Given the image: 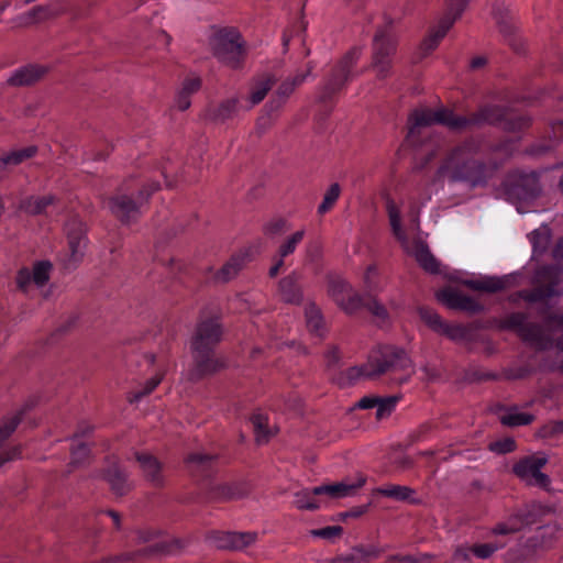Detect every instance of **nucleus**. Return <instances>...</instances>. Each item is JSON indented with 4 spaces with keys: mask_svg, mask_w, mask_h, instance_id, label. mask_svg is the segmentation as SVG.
I'll use <instances>...</instances> for the list:
<instances>
[{
    "mask_svg": "<svg viewBox=\"0 0 563 563\" xmlns=\"http://www.w3.org/2000/svg\"><path fill=\"white\" fill-rule=\"evenodd\" d=\"M540 191L539 174L533 170L510 172L501 185L505 199L516 206L519 213L526 212L522 205L533 200Z\"/></svg>",
    "mask_w": 563,
    "mask_h": 563,
    "instance_id": "423d86ee",
    "label": "nucleus"
},
{
    "mask_svg": "<svg viewBox=\"0 0 563 563\" xmlns=\"http://www.w3.org/2000/svg\"><path fill=\"white\" fill-rule=\"evenodd\" d=\"M390 369L407 371L400 383H405L415 373L412 362L407 353L396 346H383L371 354L368 361L361 366H354L347 369L349 380L355 382L360 378H375Z\"/></svg>",
    "mask_w": 563,
    "mask_h": 563,
    "instance_id": "7ed1b4c3",
    "label": "nucleus"
},
{
    "mask_svg": "<svg viewBox=\"0 0 563 563\" xmlns=\"http://www.w3.org/2000/svg\"><path fill=\"white\" fill-rule=\"evenodd\" d=\"M276 79L272 75H266L261 80L256 81L252 88L249 101L250 104L246 107V109L252 108L253 106L260 103L265 96L267 95L268 90L273 87Z\"/></svg>",
    "mask_w": 563,
    "mask_h": 563,
    "instance_id": "473e14b6",
    "label": "nucleus"
},
{
    "mask_svg": "<svg viewBox=\"0 0 563 563\" xmlns=\"http://www.w3.org/2000/svg\"><path fill=\"white\" fill-rule=\"evenodd\" d=\"M284 266V258L283 257H279L277 254H276V258H275V262L274 264L272 265V267L269 268V276L271 277H275L280 268Z\"/></svg>",
    "mask_w": 563,
    "mask_h": 563,
    "instance_id": "338daca9",
    "label": "nucleus"
},
{
    "mask_svg": "<svg viewBox=\"0 0 563 563\" xmlns=\"http://www.w3.org/2000/svg\"><path fill=\"white\" fill-rule=\"evenodd\" d=\"M52 264L48 261L36 262L33 267L22 268L16 276L18 287L26 295L34 296L35 291L46 296L45 286L49 280Z\"/></svg>",
    "mask_w": 563,
    "mask_h": 563,
    "instance_id": "ddd939ff",
    "label": "nucleus"
},
{
    "mask_svg": "<svg viewBox=\"0 0 563 563\" xmlns=\"http://www.w3.org/2000/svg\"><path fill=\"white\" fill-rule=\"evenodd\" d=\"M222 336V329L217 319L201 321L196 329L191 340V349L197 365L190 379H197L218 368V363L210 357V352Z\"/></svg>",
    "mask_w": 563,
    "mask_h": 563,
    "instance_id": "39448f33",
    "label": "nucleus"
},
{
    "mask_svg": "<svg viewBox=\"0 0 563 563\" xmlns=\"http://www.w3.org/2000/svg\"><path fill=\"white\" fill-rule=\"evenodd\" d=\"M321 494H316L314 488L301 489L294 495V505L300 510H316L325 505V500L320 497Z\"/></svg>",
    "mask_w": 563,
    "mask_h": 563,
    "instance_id": "cd10ccee",
    "label": "nucleus"
},
{
    "mask_svg": "<svg viewBox=\"0 0 563 563\" xmlns=\"http://www.w3.org/2000/svg\"><path fill=\"white\" fill-rule=\"evenodd\" d=\"M418 313L423 322L434 332L439 333L444 324L441 317L432 309L421 307L418 309Z\"/></svg>",
    "mask_w": 563,
    "mask_h": 563,
    "instance_id": "79ce46f5",
    "label": "nucleus"
},
{
    "mask_svg": "<svg viewBox=\"0 0 563 563\" xmlns=\"http://www.w3.org/2000/svg\"><path fill=\"white\" fill-rule=\"evenodd\" d=\"M211 45L219 60L232 68L239 67L244 55L239 33L221 31L212 37Z\"/></svg>",
    "mask_w": 563,
    "mask_h": 563,
    "instance_id": "1a4fd4ad",
    "label": "nucleus"
},
{
    "mask_svg": "<svg viewBox=\"0 0 563 563\" xmlns=\"http://www.w3.org/2000/svg\"><path fill=\"white\" fill-rule=\"evenodd\" d=\"M354 549L356 550L361 563H368L378 558L382 553V549L374 544L358 545Z\"/></svg>",
    "mask_w": 563,
    "mask_h": 563,
    "instance_id": "8fccbe9b",
    "label": "nucleus"
},
{
    "mask_svg": "<svg viewBox=\"0 0 563 563\" xmlns=\"http://www.w3.org/2000/svg\"><path fill=\"white\" fill-rule=\"evenodd\" d=\"M255 438L258 443H264L268 440L271 433L267 430V418L262 413H256L251 419Z\"/></svg>",
    "mask_w": 563,
    "mask_h": 563,
    "instance_id": "c03bdc74",
    "label": "nucleus"
},
{
    "mask_svg": "<svg viewBox=\"0 0 563 563\" xmlns=\"http://www.w3.org/2000/svg\"><path fill=\"white\" fill-rule=\"evenodd\" d=\"M340 194H341V188H340L339 184H336V183L332 184L325 191V194L323 196V200L318 207V212L323 214L327 211H329L334 206L336 200L339 199Z\"/></svg>",
    "mask_w": 563,
    "mask_h": 563,
    "instance_id": "a18cd8bd",
    "label": "nucleus"
},
{
    "mask_svg": "<svg viewBox=\"0 0 563 563\" xmlns=\"http://www.w3.org/2000/svg\"><path fill=\"white\" fill-rule=\"evenodd\" d=\"M377 493L388 498H393L395 500L400 501L411 499V497L415 494V492L410 487L401 485H386L379 487L377 489Z\"/></svg>",
    "mask_w": 563,
    "mask_h": 563,
    "instance_id": "4c0bfd02",
    "label": "nucleus"
},
{
    "mask_svg": "<svg viewBox=\"0 0 563 563\" xmlns=\"http://www.w3.org/2000/svg\"><path fill=\"white\" fill-rule=\"evenodd\" d=\"M434 123L446 125L451 130H462L470 123L475 124H499L504 130L509 132L520 131L530 124V119L505 111L498 106H489L479 110V112L468 120L457 115L448 109H416L409 117L408 139H415L420 134V130L431 126Z\"/></svg>",
    "mask_w": 563,
    "mask_h": 563,
    "instance_id": "f03ea898",
    "label": "nucleus"
},
{
    "mask_svg": "<svg viewBox=\"0 0 563 563\" xmlns=\"http://www.w3.org/2000/svg\"><path fill=\"white\" fill-rule=\"evenodd\" d=\"M161 380H162L161 375H155V376L151 377L150 379H147L142 389L136 390L131 395L130 401L131 402L140 401L144 396L151 394L158 386Z\"/></svg>",
    "mask_w": 563,
    "mask_h": 563,
    "instance_id": "09e8293b",
    "label": "nucleus"
},
{
    "mask_svg": "<svg viewBox=\"0 0 563 563\" xmlns=\"http://www.w3.org/2000/svg\"><path fill=\"white\" fill-rule=\"evenodd\" d=\"M547 462L548 457L544 454L529 456L514 466V473L528 485L547 488L550 485V478L541 472Z\"/></svg>",
    "mask_w": 563,
    "mask_h": 563,
    "instance_id": "2eb2a0df",
    "label": "nucleus"
},
{
    "mask_svg": "<svg viewBox=\"0 0 563 563\" xmlns=\"http://www.w3.org/2000/svg\"><path fill=\"white\" fill-rule=\"evenodd\" d=\"M532 415L519 411L516 408L509 409L500 416L501 423L509 427L526 426L532 422Z\"/></svg>",
    "mask_w": 563,
    "mask_h": 563,
    "instance_id": "e433bc0d",
    "label": "nucleus"
},
{
    "mask_svg": "<svg viewBox=\"0 0 563 563\" xmlns=\"http://www.w3.org/2000/svg\"><path fill=\"white\" fill-rule=\"evenodd\" d=\"M398 400V396H387L383 398L378 397L376 406V418L380 420L389 417L395 410Z\"/></svg>",
    "mask_w": 563,
    "mask_h": 563,
    "instance_id": "37998d69",
    "label": "nucleus"
},
{
    "mask_svg": "<svg viewBox=\"0 0 563 563\" xmlns=\"http://www.w3.org/2000/svg\"><path fill=\"white\" fill-rule=\"evenodd\" d=\"M551 509L540 504L528 505L498 522L493 533L496 536H507L521 531L522 529L533 527L541 522L542 516H550Z\"/></svg>",
    "mask_w": 563,
    "mask_h": 563,
    "instance_id": "6e6552de",
    "label": "nucleus"
},
{
    "mask_svg": "<svg viewBox=\"0 0 563 563\" xmlns=\"http://www.w3.org/2000/svg\"><path fill=\"white\" fill-rule=\"evenodd\" d=\"M24 410L21 409L8 417H5L0 423V446L2 443L14 432L18 424L21 421ZM20 449L12 448L7 451H0V467L12 460L20 457Z\"/></svg>",
    "mask_w": 563,
    "mask_h": 563,
    "instance_id": "aec40b11",
    "label": "nucleus"
},
{
    "mask_svg": "<svg viewBox=\"0 0 563 563\" xmlns=\"http://www.w3.org/2000/svg\"><path fill=\"white\" fill-rule=\"evenodd\" d=\"M239 112V100L230 98L223 101L214 111V119L220 121L229 120L235 117Z\"/></svg>",
    "mask_w": 563,
    "mask_h": 563,
    "instance_id": "ea45409f",
    "label": "nucleus"
},
{
    "mask_svg": "<svg viewBox=\"0 0 563 563\" xmlns=\"http://www.w3.org/2000/svg\"><path fill=\"white\" fill-rule=\"evenodd\" d=\"M175 107L180 111H185L190 107V96L178 90L175 98Z\"/></svg>",
    "mask_w": 563,
    "mask_h": 563,
    "instance_id": "680f3d73",
    "label": "nucleus"
},
{
    "mask_svg": "<svg viewBox=\"0 0 563 563\" xmlns=\"http://www.w3.org/2000/svg\"><path fill=\"white\" fill-rule=\"evenodd\" d=\"M396 51L394 37L386 31L376 33L373 44V58L371 67L378 78H386L391 69V56Z\"/></svg>",
    "mask_w": 563,
    "mask_h": 563,
    "instance_id": "f8f14e48",
    "label": "nucleus"
},
{
    "mask_svg": "<svg viewBox=\"0 0 563 563\" xmlns=\"http://www.w3.org/2000/svg\"><path fill=\"white\" fill-rule=\"evenodd\" d=\"M247 492V487L241 483H225L217 487L214 497L221 500H230L242 497Z\"/></svg>",
    "mask_w": 563,
    "mask_h": 563,
    "instance_id": "f704fd0d",
    "label": "nucleus"
},
{
    "mask_svg": "<svg viewBox=\"0 0 563 563\" xmlns=\"http://www.w3.org/2000/svg\"><path fill=\"white\" fill-rule=\"evenodd\" d=\"M279 296L287 303H299L302 299V292L297 285V277L289 275L279 282Z\"/></svg>",
    "mask_w": 563,
    "mask_h": 563,
    "instance_id": "c85d7f7f",
    "label": "nucleus"
},
{
    "mask_svg": "<svg viewBox=\"0 0 563 563\" xmlns=\"http://www.w3.org/2000/svg\"><path fill=\"white\" fill-rule=\"evenodd\" d=\"M305 317L309 332L319 338L323 336L325 333L324 319L320 309L313 302L306 305Z\"/></svg>",
    "mask_w": 563,
    "mask_h": 563,
    "instance_id": "bb28decb",
    "label": "nucleus"
},
{
    "mask_svg": "<svg viewBox=\"0 0 563 563\" xmlns=\"http://www.w3.org/2000/svg\"><path fill=\"white\" fill-rule=\"evenodd\" d=\"M501 328L514 330L531 346L545 350L552 344L553 332L563 329V313L548 317L543 327L529 323L522 313H511L501 321Z\"/></svg>",
    "mask_w": 563,
    "mask_h": 563,
    "instance_id": "20e7f679",
    "label": "nucleus"
},
{
    "mask_svg": "<svg viewBox=\"0 0 563 563\" xmlns=\"http://www.w3.org/2000/svg\"><path fill=\"white\" fill-rule=\"evenodd\" d=\"M387 212L390 222V227L394 235L400 242L402 249L410 255H412L419 265L429 273L439 272V263L434 256L430 253L427 244L421 241L410 242L401 227V211L400 208L393 201L388 200Z\"/></svg>",
    "mask_w": 563,
    "mask_h": 563,
    "instance_id": "0eeeda50",
    "label": "nucleus"
},
{
    "mask_svg": "<svg viewBox=\"0 0 563 563\" xmlns=\"http://www.w3.org/2000/svg\"><path fill=\"white\" fill-rule=\"evenodd\" d=\"M89 455V448L86 443L80 442L78 435H75L71 446V461L74 464H79Z\"/></svg>",
    "mask_w": 563,
    "mask_h": 563,
    "instance_id": "3c124183",
    "label": "nucleus"
},
{
    "mask_svg": "<svg viewBox=\"0 0 563 563\" xmlns=\"http://www.w3.org/2000/svg\"><path fill=\"white\" fill-rule=\"evenodd\" d=\"M439 333L457 343L466 341L470 336V331L466 327L446 322H444Z\"/></svg>",
    "mask_w": 563,
    "mask_h": 563,
    "instance_id": "58836bf2",
    "label": "nucleus"
},
{
    "mask_svg": "<svg viewBox=\"0 0 563 563\" xmlns=\"http://www.w3.org/2000/svg\"><path fill=\"white\" fill-rule=\"evenodd\" d=\"M472 553V547H461L455 550L454 559L459 561H467L470 560Z\"/></svg>",
    "mask_w": 563,
    "mask_h": 563,
    "instance_id": "69168bd1",
    "label": "nucleus"
},
{
    "mask_svg": "<svg viewBox=\"0 0 563 563\" xmlns=\"http://www.w3.org/2000/svg\"><path fill=\"white\" fill-rule=\"evenodd\" d=\"M157 189L158 185L155 184L151 188V191L146 194L144 191H140L137 201H134L132 198L125 195L118 196L110 201V209L113 214L121 219V221L129 223L139 217L141 205L146 201L150 195Z\"/></svg>",
    "mask_w": 563,
    "mask_h": 563,
    "instance_id": "a211bd4d",
    "label": "nucleus"
},
{
    "mask_svg": "<svg viewBox=\"0 0 563 563\" xmlns=\"http://www.w3.org/2000/svg\"><path fill=\"white\" fill-rule=\"evenodd\" d=\"M453 25L452 19H441L438 24L430 31L429 35L423 40L420 45L422 56H427L435 49L441 40L446 35L450 27Z\"/></svg>",
    "mask_w": 563,
    "mask_h": 563,
    "instance_id": "a878e982",
    "label": "nucleus"
},
{
    "mask_svg": "<svg viewBox=\"0 0 563 563\" xmlns=\"http://www.w3.org/2000/svg\"><path fill=\"white\" fill-rule=\"evenodd\" d=\"M361 55L362 49L360 47H353L343 56L331 78L324 85L321 99L329 98L339 91L345 82L357 75V73L354 71V66L358 62Z\"/></svg>",
    "mask_w": 563,
    "mask_h": 563,
    "instance_id": "4468645a",
    "label": "nucleus"
},
{
    "mask_svg": "<svg viewBox=\"0 0 563 563\" xmlns=\"http://www.w3.org/2000/svg\"><path fill=\"white\" fill-rule=\"evenodd\" d=\"M488 448L494 453L505 454L514 451L515 441L511 438H505L503 440L489 443Z\"/></svg>",
    "mask_w": 563,
    "mask_h": 563,
    "instance_id": "5fc2aeb1",
    "label": "nucleus"
},
{
    "mask_svg": "<svg viewBox=\"0 0 563 563\" xmlns=\"http://www.w3.org/2000/svg\"><path fill=\"white\" fill-rule=\"evenodd\" d=\"M437 299L450 309L463 310L467 312H478L483 309L482 305L474 298L462 294L452 288H444L435 294Z\"/></svg>",
    "mask_w": 563,
    "mask_h": 563,
    "instance_id": "6ab92c4d",
    "label": "nucleus"
},
{
    "mask_svg": "<svg viewBox=\"0 0 563 563\" xmlns=\"http://www.w3.org/2000/svg\"><path fill=\"white\" fill-rule=\"evenodd\" d=\"M499 548L500 545L496 543L476 544L472 547V552L479 559H488Z\"/></svg>",
    "mask_w": 563,
    "mask_h": 563,
    "instance_id": "4d7b16f0",
    "label": "nucleus"
},
{
    "mask_svg": "<svg viewBox=\"0 0 563 563\" xmlns=\"http://www.w3.org/2000/svg\"><path fill=\"white\" fill-rule=\"evenodd\" d=\"M552 254L555 260H563V238L558 241Z\"/></svg>",
    "mask_w": 563,
    "mask_h": 563,
    "instance_id": "774afa93",
    "label": "nucleus"
},
{
    "mask_svg": "<svg viewBox=\"0 0 563 563\" xmlns=\"http://www.w3.org/2000/svg\"><path fill=\"white\" fill-rule=\"evenodd\" d=\"M53 201L54 197L51 195L43 197H31L24 202V209L31 214H40L44 212L46 208L53 203Z\"/></svg>",
    "mask_w": 563,
    "mask_h": 563,
    "instance_id": "a19ab883",
    "label": "nucleus"
},
{
    "mask_svg": "<svg viewBox=\"0 0 563 563\" xmlns=\"http://www.w3.org/2000/svg\"><path fill=\"white\" fill-rule=\"evenodd\" d=\"M493 15L496 22L500 25L501 32L506 34L508 30L507 26H504L503 24L505 23V19L507 16V9L501 3H496L493 8Z\"/></svg>",
    "mask_w": 563,
    "mask_h": 563,
    "instance_id": "052dcab7",
    "label": "nucleus"
},
{
    "mask_svg": "<svg viewBox=\"0 0 563 563\" xmlns=\"http://www.w3.org/2000/svg\"><path fill=\"white\" fill-rule=\"evenodd\" d=\"M256 540V534L252 532H224L212 531L208 534V543L219 550L240 551L252 545Z\"/></svg>",
    "mask_w": 563,
    "mask_h": 563,
    "instance_id": "f3484780",
    "label": "nucleus"
},
{
    "mask_svg": "<svg viewBox=\"0 0 563 563\" xmlns=\"http://www.w3.org/2000/svg\"><path fill=\"white\" fill-rule=\"evenodd\" d=\"M305 235L306 230L300 229L286 236L278 245L277 255L279 257L286 258L287 256L295 253L297 246L303 241Z\"/></svg>",
    "mask_w": 563,
    "mask_h": 563,
    "instance_id": "72a5a7b5",
    "label": "nucleus"
},
{
    "mask_svg": "<svg viewBox=\"0 0 563 563\" xmlns=\"http://www.w3.org/2000/svg\"><path fill=\"white\" fill-rule=\"evenodd\" d=\"M328 291L335 303L346 313L356 312L363 305V298L346 280L340 277L330 280Z\"/></svg>",
    "mask_w": 563,
    "mask_h": 563,
    "instance_id": "dca6fc26",
    "label": "nucleus"
},
{
    "mask_svg": "<svg viewBox=\"0 0 563 563\" xmlns=\"http://www.w3.org/2000/svg\"><path fill=\"white\" fill-rule=\"evenodd\" d=\"M342 533V528L340 526H330L318 530H312L311 534L313 537H319L323 539H333Z\"/></svg>",
    "mask_w": 563,
    "mask_h": 563,
    "instance_id": "bf43d9fd",
    "label": "nucleus"
},
{
    "mask_svg": "<svg viewBox=\"0 0 563 563\" xmlns=\"http://www.w3.org/2000/svg\"><path fill=\"white\" fill-rule=\"evenodd\" d=\"M200 87H201L200 78L198 76L190 75L184 79L179 90L186 95L191 96L195 92H197L200 89Z\"/></svg>",
    "mask_w": 563,
    "mask_h": 563,
    "instance_id": "6e6d98bb",
    "label": "nucleus"
},
{
    "mask_svg": "<svg viewBox=\"0 0 563 563\" xmlns=\"http://www.w3.org/2000/svg\"><path fill=\"white\" fill-rule=\"evenodd\" d=\"M366 307L379 320L386 321L388 319L386 308L376 299H368V301L366 302Z\"/></svg>",
    "mask_w": 563,
    "mask_h": 563,
    "instance_id": "13d9d810",
    "label": "nucleus"
},
{
    "mask_svg": "<svg viewBox=\"0 0 563 563\" xmlns=\"http://www.w3.org/2000/svg\"><path fill=\"white\" fill-rule=\"evenodd\" d=\"M332 563H361L356 550L353 548L349 553L335 558Z\"/></svg>",
    "mask_w": 563,
    "mask_h": 563,
    "instance_id": "e2e57ef3",
    "label": "nucleus"
},
{
    "mask_svg": "<svg viewBox=\"0 0 563 563\" xmlns=\"http://www.w3.org/2000/svg\"><path fill=\"white\" fill-rule=\"evenodd\" d=\"M547 516L541 517V522L534 525L536 532L521 547V556L523 559L534 558L539 552H543L552 547L556 540L560 527L556 522L547 521Z\"/></svg>",
    "mask_w": 563,
    "mask_h": 563,
    "instance_id": "9b49d317",
    "label": "nucleus"
},
{
    "mask_svg": "<svg viewBox=\"0 0 563 563\" xmlns=\"http://www.w3.org/2000/svg\"><path fill=\"white\" fill-rule=\"evenodd\" d=\"M363 484L364 479H360L354 484L340 482L331 485H321L314 487V493L321 494V496H325L328 499H339L354 495Z\"/></svg>",
    "mask_w": 563,
    "mask_h": 563,
    "instance_id": "5701e85b",
    "label": "nucleus"
},
{
    "mask_svg": "<svg viewBox=\"0 0 563 563\" xmlns=\"http://www.w3.org/2000/svg\"><path fill=\"white\" fill-rule=\"evenodd\" d=\"M562 267L560 265H551L541 268L537 273V280L545 284L544 288H539L533 291H521L519 295L522 299L530 302L547 301L553 296L563 294V287L560 286V276Z\"/></svg>",
    "mask_w": 563,
    "mask_h": 563,
    "instance_id": "9d476101",
    "label": "nucleus"
},
{
    "mask_svg": "<svg viewBox=\"0 0 563 563\" xmlns=\"http://www.w3.org/2000/svg\"><path fill=\"white\" fill-rule=\"evenodd\" d=\"M552 236L551 228L542 224L529 234V241L532 245L533 255L542 254L550 245Z\"/></svg>",
    "mask_w": 563,
    "mask_h": 563,
    "instance_id": "7c9ffc66",
    "label": "nucleus"
},
{
    "mask_svg": "<svg viewBox=\"0 0 563 563\" xmlns=\"http://www.w3.org/2000/svg\"><path fill=\"white\" fill-rule=\"evenodd\" d=\"M247 251L234 255L218 273L217 278L221 282H228L233 278L249 260Z\"/></svg>",
    "mask_w": 563,
    "mask_h": 563,
    "instance_id": "2f4dec72",
    "label": "nucleus"
},
{
    "mask_svg": "<svg viewBox=\"0 0 563 563\" xmlns=\"http://www.w3.org/2000/svg\"><path fill=\"white\" fill-rule=\"evenodd\" d=\"M136 460L140 463L145 476L154 484L158 485L163 482L161 474V464L150 454H136Z\"/></svg>",
    "mask_w": 563,
    "mask_h": 563,
    "instance_id": "c756f323",
    "label": "nucleus"
},
{
    "mask_svg": "<svg viewBox=\"0 0 563 563\" xmlns=\"http://www.w3.org/2000/svg\"><path fill=\"white\" fill-rule=\"evenodd\" d=\"M46 71L45 66L27 65L13 71L8 81L13 86L30 85L42 78Z\"/></svg>",
    "mask_w": 563,
    "mask_h": 563,
    "instance_id": "393cba45",
    "label": "nucleus"
},
{
    "mask_svg": "<svg viewBox=\"0 0 563 563\" xmlns=\"http://www.w3.org/2000/svg\"><path fill=\"white\" fill-rule=\"evenodd\" d=\"M106 477L112 490L118 495H123L130 488L124 473L118 466L109 468Z\"/></svg>",
    "mask_w": 563,
    "mask_h": 563,
    "instance_id": "c9c22d12",
    "label": "nucleus"
},
{
    "mask_svg": "<svg viewBox=\"0 0 563 563\" xmlns=\"http://www.w3.org/2000/svg\"><path fill=\"white\" fill-rule=\"evenodd\" d=\"M377 401H378V397H376V396H366V397H363L357 402V407L361 408V409H372V408L376 409Z\"/></svg>",
    "mask_w": 563,
    "mask_h": 563,
    "instance_id": "0e129e2a",
    "label": "nucleus"
},
{
    "mask_svg": "<svg viewBox=\"0 0 563 563\" xmlns=\"http://www.w3.org/2000/svg\"><path fill=\"white\" fill-rule=\"evenodd\" d=\"M468 0H454L450 3L448 12L442 19H452L453 23L461 14L464 12L467 7Z\"/></svg>",
    "mask_w": 563,
    "mask_h": 563,
    "instance_id": "864d4df0",
    "label": "nucleus"
},
{
    "mask_svg": "<svg viewBox=\"0 0 563 563\" xmlns=\"http://www.w3.org/2000/svg\"><path fill=\"white\" fill-rule=\"evenodd\" d=\"M289 229L287 221L283 219H275L264 225V233L268 236L277 235L286 232Z\"/></svg>",
    "mask_w": 563,
    "mask_h": 563,
    "instance_id": "603ef678",
    "label": "nucleus"
},
{
    "mask_svg": "<svg viewBox=\"0 0 563 563\" xmlns=\"http://www.w3.org/2000/svg\"><path fill=\"white\" fill-rule=\"evenodd\" d=\"M310 75V70L303 74L296 75L291 79L285 80L277 89L276 96L266 104V108L271 111H277L286 102L287 98L292 93L295 88L302 84L307 76Z\"/></svg>",
    "mask_w": 563,
    "mask_h": 563,
    "instance_id": "4be33fe9",
    "label": "nucleus"
},
{
    "mask_svg": "<svg viewBox=\"0 0 563 563\" xmlns=\"http://www.w3.org/2000/svg\"><path fill=\"white\" fill-rule=\"evenodd\" d=\"M377 278V268L373 265L368 266L363 278L364 291L367 296L380 289Z\"/></svg>",
    "mask_w": 563,
    "mask_h": 563,
    "instance_id": "49530a36",
    "label": "nucleus"
},
{
    "mask_svg": "<svg viewBox=\"0 0 563 563\" xmlns=\"http://www.w3.org/2000/svg\"><path fill=\"white\" fill-rule=\"evenodd\" d=\"M66 234L71 257L76 262L84 255L87 245L84 223L78 219H71L66 225Z\"/></svg>",
    "mask_w": 563,
    "mask_h": 563,
    "instance_id": "412c9836",
    "label": "nucleus"
},
{
    "mask_svg": "<svg viewBox=\"0 0 563 563\" xmlns=\"http://www.w3.org/2000/svg\"><path fill=\"white\" fill-rule=\"evenodd\" d=\"M481 150L478 141L471 140L454 147L439 166L435 178L430 185L434 189H427L426 194L412 202L411 216L413 221L418 219L419 209L424 207L444 184H466L470 188L485 186L497 165L488 166L477 158Z\"/></svg>",
    "mask_w": 563,
    "mask_h": 563,
    "instance_id": "f257e3e1",
    "label": "nucleus"
},
{
    "mask_svg": "<svg viewBox=\"0 0 563 563\" xmlns=\"http://www.w3.org/2000/svg\"><path fill=\"white\" fill-rule=\"evenodd\" d=\"M36 152V148L34 146H29L21 150L12 151L8 154H5V157L8 162L10 163L11 167H14L25 159L32 157Z\"/></svg>",
    "mask_w": 563,
    "mask_h": 563,
    "instance_id": "de8ad7c7",
    "label": "nucleus"
},
{
    "mask_svg": "<svg viewBox=\"0 0 563 563\" xmlns=\"http://www.w3.org/2000/svg\"><path fill=\"white\" fill-rule=\"evenodd\" d=\"M509 280L508 276L505 277H492V276H482V277H472L461 279V283L474 290H483L487 292H495L506 288L507 283Z\"/></svg>",
    "mask_w": 563,
    "mask_h": 563,
    "instance_id": "b1692460",
    "label": "nucleus"
}]
</instances>
